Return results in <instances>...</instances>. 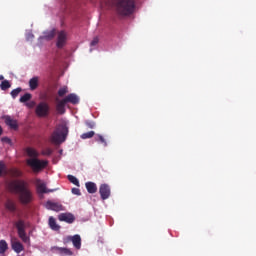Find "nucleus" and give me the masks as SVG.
<instances>
[{
	"instance_id": "obj_11",
	"label": "nucleus",
	"mask_w": 256,
	"mask_h": 256,
	"mask_svg": "<svg viewBox=\"0 0 256 256\" xmlns=\"http://www.w3.org/2000/svg\"><path fill=\"white\" fill-rule=\"evenodd\" d=\"M51 251L56 252L61 256H73V251L67 247L52 246Z\"/></svg>"
},
{
	"instance_id": "obj_21",
	"label": "nucleus",
	"mask_w": 256,
	"mask_h": 256,
	"mask_svg": "<svg viewBox=\"0 0 256 256\" xmlns=\"http://www.w3.org/2000/svg\"><path fill=\"white\" fill-rule=\"evenodd\" d=\"M55 36H56V29H53L51 31L44 32L42 39L51 41L55 38Z\"/></svg>"
},
{
	"instance_id": "obj_8",
	"label": "nucleus",
	"mask_w": 256,
	"mask_h": 256,
	"mask_svg": "<svg viewBox=\"0 0 256 256\" xmlns=\"http://www.w3.org/2000/svg\"><path fill=\"white\" fill-rule=\"evenodd\" d=\"M58 220L67 224H73L76 221V217L71 212H63L58 215Z\"/></svg>"
},
{
	"instance_id": "obj_36",
	"label": "nucleus",
	"mask_w": 256,
	"mask_h": 256,
	"mask_svg": "<svg viewBox=\"0 0 256 256\" xmlns=\"http://www.w3.org/2000/svg\"><path fill=\"white\" fill-rule=\"evenodd\" d=\"M72 193L77 196H81V190L79 188H72Z\"/></svg>"
},
{
	"instance_id": "obj_24",
	"label": "nucleus",
	"mask_w": 256,
	"mask_h": 256,
	"mask_svg": "<svg viewBox=\"0 0 256 256\" xmlns=\"http://www.w3.org/2000/svg\"><path fill=\"white\" fill-rule=\"evenodd\" d=\"M9 249V245L5 239L0 240V254H5Z\"/></svg>"
},
{
	"instance_id": "obj_12",
	"label": "nucleus",
	"mask_w": 256,
	"mask_h": 256,
	"mask_svg": "<svg viewBox=\"0 0 256 256\" xmlns=\"http://www.w3.org/2000/svg\"><path fill=\"white\" fill-rule=\"evenodd\" d=\"M67 241H71L73 243V246L77 250H80L82 247V238H81V235L79 234H75L73 236H67Z\"/></svg>"
},
{
	"instance_id": "obj_9",
	"label": "nucleus",
	"mask_w": 256,
	"mask_h": 256,
	"mask_svg": "<svg viewBox=\"0 0 256 256\" xmlns=\"http://www.w3.org/2000/svg\"><path fill=\"white\" fill-rule=\"evenodd\" d=\"M46 209L52 210L55 212L64 211L65 207L60 202H53L51 200H48L45 204Z\"/></svg>"
},
{
	"instance_id": "obj_17",
	"label": "nucleus",
	"mask_w": 256,
	"mask_h": 256,
	"mask_svg": "<svg viewBox=\"0 0 256 256\" xmlns=\"http://www.w3.org/2000/svg\"><path fill=\"white\" fill-rule=\"evenodd\" d=\"M66 101L64 99L60 100L56 105V111L60 115H64L66 113Z\"/></svg>"
},
{
	"instance_id": "obj_19",
	"label": "nucleus",
	"mask_w": 256,
	"mask_h": 256,
	"mask_svg": "<svg viewBox=\"0 0 256 256\" xmlns=\"http://www.w3.org/2000/svg\"><path fill=\"white\" fill-rule=\"evenodd\" d=\"M11 246L14 252H16L17 254H20L24 251V245L20 241H13Z\"/></svg>"
},
{
	"instance_id": "obj_10",
	"label": "nucleus",
	"mask_w": 256,
	"mask_h": 256,
	"mask_svg": "<svg viewBox=\"0 0 256 256\" xmlns=\"http://www.w3.org/2000/svg\"><path fill=\"white\" fill-rule=\"evenodd\" d=\"M99 194L102 200H107L111 197V187L108 184H101Z\"/></svg>"
},
{
	"instance_id": "obj_1",
	"label": "nucleus",
	"mask_w": 256,
	"mask_h": 256,
	"mask_svg": "<svg viewBox=\"0 0 256 256\" xmlns=\"http://www.w3.org/2000/svg\"><path fill=\"white\" fill-rule=\"evenodd\" d=\"M7 190L12 194L18 195L19 202L22 205H29L34 201V193L25 180L15 179L9 181Z\"/></svg>"
},
{
	"instance_id": "obj_31",
	"label": "nucleus",
	"mask_w": 256,
	"mask_h": 256,
	"mask_svg": "<svg viewBox=\"0 0 256 256\" xmlns=\"http://www.w3.org/2000/svg\"><path fill=\"white\" fill-rule=\"evenodd\" d=\"M85 125L88 129H95V122L94 121L87 120V121H85Z\"/></svg>"
},
{
	"instance_id": "obj_20",
	"label": "nucleus",
	"mask_w": 256,
	"mask_h": 256,
	"mask_svg": "<svg viewBox=\"0 0 256 256\" xmlns=\"http://www.w3.org/2000/svg\"><path fill=\"white\" fill-rule=\"evenodd\" d=\"M49 227L53 231H59L61 229V226L57 223L56 219L53 216L49 217Z\"/></svg>"
},
{
	"instance_id": "obj_22",
	"label": "nucleus",
	"mask_w": 256,
	"mask_h": 256,
	"mask_svg": "<svg viewBox=\"0 0 256 256\" xmlns=\"http://www.w3.org/2000/svg\"><path fill=\"white\" fill-rule=\"evenodd\" d=\"M30 90L35 91L39 87V78L33 77L29 80Z\"/></svg>"
},
{
	"instance_id": "obj_34",
	"label": "nucleus",
	"mask_w": 256,
	"mask_h": 256,
	"mask_svg": "<svg viewBox=\"0 0 256 256\" xmlns=\"http://www.w3.org/2000/svg\"><path fill=\"white\" fill-rule=\"evenodd\" d=\"M12 176L16 177V178L21 177L22 176V172L20 170H18V169H14V170H12Z\"/></svg>"
},
{
	"instance_id": "obj_16",
	"label": "nucleus",
	"mask_w": 256,
	"mask_h": 256,
	"mask_svg": "<svg viewBox=\"0 0 256 256\" xmlns=\"http://www.w3.org/2000/svg\"><path fill=\"white\" fill-rule=\"evenodd\" d=\"M5 208L11 213H15L17 211L16 202L12 199H7L5 202Z\"/></svg>"
},
{
	"instance_id": "obj_18",
	"label": "nucleus",
	"mask_w": 256,
	"mask_h": 256,
	"mask_svg": "<svg viewBox=\"0 0 256 256\" xmlns=\"http://www.w3.org/2000/svg\"><path fill=\"white\" fill-rule=\"evenodd\" d=\"M86 190L89 194L97 193V184L93 181H88L85 183Z\"/></svg>"
},
{
	"instance_id": "obj_37",
	"label": "nucleus",
	"mask_w": 256,
	"mask_h": 256,
	"mask_svg": "<svg viewBox=\"0 0 256 256\" xmlns=\"http://www.w3.org/2000/svg\"><path fill=\"white\" fill-rule=\"evenodd\" d=\"M34 105H35L34 102H31V103H28V104H27V106H28L29 108H32Z\"/></svg>"
},
{
	"instance_id": "obj_32",
	"label": "nucleus",
	"mask_w": 256,
	"mask_h": 256,
	"mask_svg": "<svg viewBox=\"0 0 256 256\" xmlns=\"http://www.w3.org/2000/svg\"><path fill=\"white\" fill-rule=\"evenodd\" d=\"M6 169H7L6 164L3 161H0V177H2Z\"/></svg>"
},
{
	"instance_id": "obj_15",
	"label": "nucleus",
	"mask_w": 256,
	"mask_h": 256,
	"mask_svg": "<svg viewBox=\"0 0 256 256\" xmlns=\"http://www.w3.org/2000/svg\"><path fill=\"white\" fill-rule=\"evenodd\" d=\"M5 124L13 130H18V121L13 119L11 116H5Z\"/></svg>"
},
{
	"instance_id": "obj_4",
	"label": "nucleus",
	"mask_w": 256,
	"mask_h": 256,
	"mask_svg": "<svg viewBox=\"0 0 256 256\" xmlns=\"http://www.w3.org/2000/svg\"><path fill=\"white\" fill-rule=\"evenodd\" d=\"M68 134L69 128L66 125H58L51 135V142L60 145L66 141Z\"/></svg>"
},
{
	"instance_id": "obj_25",
	"label": "nucleus",
	"mask_w": 256,
	"mask_h": 256,
	"mask_svg": "<svg viewBox=\"0 0 256 256\" xmlns=\"http://www.w3.org/2000/svg\"><path fill=\"white\" fill-rule=\"evenodd\" d=\"M67 178H68L70 183H72L73 185H75L77 187H80V181L76 176L68 175Z\"/></svg>"
},
{
	"instance_id": "obj_6",
	"label": "nucleus",
	"mask_w": 256,
	"mask_h": 256,
	"mask_svg": "<svg viewBox=\"0 0 256 256\" xmlns=\"http://www.w3.org/2000/svg\"><path fill=\"white\" fill-rule=\"evenodd\" d=\"M35 113L38 117L44 118L50 114V105L47 102H40L35 109Z\"/></svg>"
},
{
	"instance_id": "obj_30",
	"label": "nucleus",
	"mask_w": 256,
	"mask_h": 256,
	"mask_svg": "<svg viewBox=\"0 0 256 256\" xmlns=\"http://www.w3.org/2000/svg\"><path fill=\"white\" fill-rule=\"evenodd\" d=\"M22 92V88L21 87H18V88H16V89H13L12 91H11V93H10V95H11V97L13 98V99H16L18 96H19V94Z\"/></svg>"
},
{
	"instance_id": "obj_5",
	"label": "nucleus",
	"mask_w": 256,
	"mask_h": 256,
	"mask_svg": "<svg viewBox=\"0 0 256 256\" xmlns=\"http://www.w3.org/2000/svg\"><path fill=\"white\" fill-rule=\"evenodd\" d=\"M15 227L17 228L18 236L24 243L30 242V237L27 235L25 230V221L20 219L15 223Z\"/></svg>"
},
{
	"instance_id": "obj_3",
	"label": "nucleus",
	"mask_w": 256,
	"mask_h": 256,
	"mask_svg": "<svg viewBox=\"0 0 256 256\" xmlns=\"http://www.w3.org/2000/svg\"><path fill=\"white\" fill-rule=\"evenodd\" d=\"M26 154L30 158L26 160L27 166H29L34 172H40L48 166V161L38 159L39 153L32 147L26 148Z\"/></svg>"
},
{
	"instance_id": "obj_39",
	"label": "nucleus",
	"mask_w": 256,
	"mask_h": 256,
	"mask_svg": "<svg viewBox=\"0 0 256 256\" xmlns=\"http://www.w3.org/2000/svg\"><path fill=\"white\" fill-rule=\"evenodd\" d=\"M3 79H4V76L0 75V81H3Z\"/></svg>"
},
{
	"instance_id": "obj_26",
	"label": "nucleus",
	"mask_w": 256,
	"mask_h": 256,
	"mask_svg": "<svg viewBox=\"0 0 256 256\" xmlns=\"http://www.w3.org/2000/svg\"><path fill=\"white\" fill-rule=\"evenodd\" d=\"M31 93H25L23 96L20 97L19 102L20 103H27L32 99Z\"/></svg>"
},
{
	"instance_id": "obj_27",
	"label": "nucleus",
	"mask_w": 256,
	"mask_h": 256,
	"mask_svg": "<svg viewBox=\"0 0 256 256\" xmlns=\"http://www.w3.org/2000/svg\"><path fill=\"white\" fill-rule=\"evenodd\" d=\"M11 88V83L9 82V80H3L0 84V89L2 91H7L8 89Z\"/></svg>"
},
{
	"instance_id": "obj_14",
	"label": "nucleus",
	"mask_w": 256,
	"mask_h": 256,
	"mask_svg": "<svg viewBox=\"0 0 256 256\" xmlns=\"http://www.w3.org/2000/svg\"><path fill=\"white\" fill-rule=\"evenodd\" d=\"M64 100L66 103H70L72 105H78L80 103V97L76 93H70L68 94Z\"/></svg>"
},
{
	"instance_id": "obj_29",
	"label": "nucleus",
	"mask_w": 256,
	"mask_h": 256,
	"mask_svg": "<svg viewBox=\"0 0 256 256\" xmlns=\"http://www.w3.org/2000/svg\"><path fill=\"white\" fill-rule=\"evenodd\" d=\"M69 93V89L67 86H64V87H61L59 90H58V96L59 97H64L66 94Z\"/></svg>"
},
{
	"instance_id": "obj_7",
	"label": "nucleus",
	"mask_w": 256,
	"mask_h": 256,
	"mask_svg": "<svg viewBox=\"0 0 256 256\" xmlns=\"http://www.w3.org/2000/svg\"><path fill=\"white\" fill-rule=\"evenodd\" d=\"M67 40H68V35L66 31L58 32L56 47L58 49H63L67 44Z\"/></svg>"
},
{
	"instance_id": "obj_13",
	"label": "nucleus",
	"mask_w": 256,
	"mask_h": 256,
	"mask_svg": "<svg viewBox=\"0 0 256 256\" xmlns=\"http://www.w3.org/2000/svg\"><path fill=\"white\" fill-rule=\"evenodd\" d=\"M36 187H37V192L39 194H48L51 192H54L53 189H47L46 183L42 182L40 179L36 180Z\"/></svg>"
},
{
	"instance_id": "obj_35",
	"label": "nucleus",
	"mask_w": 256,
	"mask_h": 256,
	"mask_svg": "<svg viewBox=\"0 0 256 256\" xmlns=\"http://www.w3.org/2000/svg\"><path fill=\"white\" fill-rule=\"evenodd\" d=\"M99 44V37H94L93 40L90 42L91 47H95Z\"/></svg>"
},
{
	"instance_id": "obj_2",
	"label": "nucleus",
	"mask_w": 256,
	"mask_h": 256,
	"mask_svg": "<svg viewBox=\"0 0 256 256\" xmlns=\"http://www.w3.org/2000/svg\"><path fill=\"white\" fill-rule=\"evenodd\" d=\"M107 7H113L119 16L127 17L135 12V0H106Z\"/></svg>"
},
{
	"instance_id": "obj_23",
	"label": "nucleus",
	"mask_w": 256,
	"mask_h": 256,
	"mask_svg": "<svg viewBox=\"0 0 256 256\" xmlns=\"http://www.w3.org/2000/svg\"><path fill=\"white\" fill-rule=\"evenodd\" d=\"M95 142L102 144L104 147H107V140L101 134H96L94 137Z\"/></svg>"
},
{
	"instance_id": "obj_40",
	"label": "nucleus",
	"mask_w": 256,
	"mask_h": 256,
	"mask_svg": "<svg viewBox=\"0 0 256 256\" xmlns=\"http://www.w3.org/2000/svg\"><path fill=\"white\" fill-rule=\"evenodd\" d=\"M3 140L10 141L8 137L3 138Z\"/></svg>"
},
{
	"instance_id": "obj_28",
	"label": "nucleus",
	"mask_w": 256,
	"mask_h": 256,
	"mask_svg": "<svg viewBox=\"0 0 256 256\" xmlns=\"http://www.w3.org/2000/svg\"><path fill=\"white\" fill-rule=\"evenodd\" d=\"M94 136H95V131H89L81 134L80 137L82 140H87V139L93 138Z\"/></svg>"
},
{
	"instance_id": "obj_33",
	"label": "nucleus",
	"mask_w": 256,
	"mask_h": 256,
	"mask_svg": "<svg viewBox=\"0 0 256 256\" xmlns=\"http://www.w3.org/2000/svg\"><path fill=\"white\" fill-rule=\"evenodd\" d=\"M53 154V150L51 148H46L42 151L43 156H51Z\"/></svg>"
},
{
	"instance_id": "obj_38",
	"label": "nucleus",
	"mask_w": 256,
	"mask_h": 256,
	"mask_svg": "<svg viewBox=\"0 0 256 256\" xmlns=\"http://www.w3.org/2000/svg\"><path fill=\"white\" fill-rule=\"evenodd\" d=\"M3 135V128H2V126H0V136H2Z\"/></svg>"
}]
</instances>
